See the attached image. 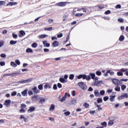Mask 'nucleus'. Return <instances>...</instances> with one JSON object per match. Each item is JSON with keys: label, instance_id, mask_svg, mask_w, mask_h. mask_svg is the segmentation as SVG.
<instances>
[{"label": "nucleus", "instance_id": "obj_19", "mask_svg": "<svg viewBox=\"0 0 128 128\" xmlns=\"http://www.w3.org/2000/svg\"><path fill=\"white\" fill-rule=\"evenodd\" d=\"M54 104H52L51 106H50V110H54Z\"/></svg>", "mask_w": 128, "mask_h": 128}, {"label": "nucleus", "instance_id": "obj_15", "mask_svg": "<svg viewBox=\"0 0 128 128\" xmlns=\"http://www.w3.org/2000/svg\"><path fill=\"white\" fill-rule=\"evenodd\" d=\"M46 102V98H40V100L39 101V104H44V102Z\"/></svg>", "mask_w": 128, "mask_h": 128}, {"label": "nucleus", "instance_id": "obj_44", "mask_svg": "<svg viewBox=\"0 0 128 128\" xmlns=\"http://www.w3.org/2000/svg\"><path fill=\"white\" fill-rule=\"evenodd\" d=\"M27 82H30L32 81V78H28V79L26 80Z\"/></svg>", "mask_w": 128, "mask_h": 128}, {"label": "nucleus", "instance_id": "obj_11", "mask_svg": "<svg viewBox=\"0 0 128 128\" xmlns=\"http://www.w3.org/2000/svg\"><path fill=\"white\" fill-rule=\"evenodd\" d=\"M34 110H36V108L32 106L30 108L28 112H34Z\"/></svg>", "mask_w": 128, "mask_h": 128}, {"label": "nucleus", "instance_id": "obj_29", "mask_svg": "<svg viewBox=\"0 0 128 128\" xmlns=\"http://www.w3.org/2000/svg\"><path fill=\"white\" fill-rule=\"evenodd\" d=\"M32 50L30 48H28L26 50V52H32Z\"/></svg>", "mask_w": 128, "mask_h": 128}, {"label": "nucleus", "instance_id": "obj_35", "mask_svg": "<svg viewBox=\"0 0 128 128\" xmlns=\"http://www.w3.org/2000/svg\"><path fill=\"white\" fill-rule=\"evenodd\" d=\"M28 94L29 96H32V94H34V92H32V90H29L28 91Z\"/></svg>", "mask_w": 128, "mask_h": 128}, {"label": "nucleus", "instance_id": "obj_42", "mask_svg": "<svg viewBox=\"0 0 128 128\" xmlns=\"http://www.w3.org/2000/svg\"><path fill=\"white\" fill-rule=\"evenodd\" d=\"M15 62L16 64H18V66H20V60H16Z\"/></svg>", "mask_w": 128, "mask_h": 128}, {"label": "nucleus", "instance_id": "obj_8", "mask_svg": "<svg viewBox=\"0 0 128 128\" xmlns=\"http://www.w3.org/2000/svg\"><path fill=\"white\" fill-rule=\"evenodd\" d=\"M59 44H60V42H58L56 40L54 41L52 44V46L53 48L58 46Z\"/></svg>", "mask_w": 128, "mask_h": 128}, {"label": "nucleus", "instance_id": "obj_36", "mask_svg": "<svg viewBox=\"0 0 128 128\" xmlns=\"http://www.w3.org/2000/svg\"><path fill=\"white\" fill-rule=\"evenodd\" d=\"M117 76H124V74L122 72H117Z\"/></svg>", "mask_w": 128, "mask_h": 128}, {"label": "nucleus", "instance_id": "obj_30", "mask_svg": "<svg viewBox=\"0 0 128 128\" xmlns=\"http://www.w3.org/2000/svg\"><path fill=\"white\" fill-rule=\"evenodd\" d=\"M109 72H110V70H108L106 73L104 74V76H108Z\"/></svg>", "mask_w": 128, "mask_h": 128}, {"label": "nucleus", "instance_id": "obj_58", "mask_svg": "<svg viewBox=\"0 0 128 128\" xmlns=\"http://www.w3.org/2000/svg\"><path fill=\"white\" fill-rule=\"evenodd\" d=\"M105 14H110V10H108L107 11L105 12Z\"/></svg>", "mask_w": 128, "mask_h": 128}, {"label": "nucleus", "instance_id": "obj_39", "mask_svg": "<svg viewBox=\"0 0 128 128\" xmlns=\"http://www.w3.org/2000/svg\"><path fill=\"white\" fill-rule=\"evenodd\" d=\"M38 88L40 90H44V87L42 86V85L40 84L38 86Z\"/></svg>", "mask_w": 128, "mask_h": 128}, {"label": "nucleus", "instance_id": "obj_3", "mask_svg": "<svg viewBox=\"0 0 128 128\" xmlns=\"http://www.w3.org/2000/svg\"><path fill=\"white\" fill-rule=\"evenodd\" d=\"M78 85L81 88L82 90H86V85L84 82H79L78 83Z\"/></svg>", "mask_w": 128, "mask_h": 128}, {"label": "nucleus", "instance_id": "obj_38", "mask_svg": "<svg viewBox=\"0 0 128 128\" xmlns=\"http://www.w3.org/2000/svg\"><path fill=\"white\" fill-rule=\"evenodd\" d=\"M20 108H21L23 109L26 108V104H21Z\"/></svg>", "mask_w": 128, "mask_h": 128}, {"label": "nucleus", "instance_id": "obj_34", "mask_svg": "<svg viewBox=\"0 0 128 128\" xmlns=\"http://www.w3.org/2000/svg\"><path fill=\"white\" fill-rule=\"evenodd\" d=\"M126 88V85H122L121 89H122V90H124Z\"/></svg>", "mask_w": 128, "mask_h": 128}, {"label": "nucleus", "instance_id": "obj_2", "mask_svg": "<svg viewBox=\"0 0 128 128\" xmlns=\"http://www.w3.org/2000/svg\"><path fill=\"white\" fill-rule=\"evenodd\" d=\"M108 120H110L108 122V126H112V124H114V121L116 120V117L110 116L109 117Z\"/></svg>", "mask_w": 128, "mask_h": 128}, {"label": "nucleus", "instance_id": "obj_47", "mask_svg": "<svg viewBox=\"0 0 128 128\" xmlns=\"http://www.w3.org/2000/svg\"><path fill=\"white\" fill-rule=\"evenodd\" d=\"M102 126H103L104 128L106 126V122H104L101 123Z\"/></svg>", "mask_w": 128, "mask_h": 128}, {"label": "nucleus", "instance_id": "obj_28", "mask_svg": "<svg viewBox=\"0 0 128 128\" xmlns=\"http://www.w3.org/2000/svg\"><path fill=\"white\" fill-rule=\"evenodd\" d=\"M84 15V13H78L75 14L76 16H82Z\"/></svg>", "mask_w": 128, "mask_h": 128}, {"label": "nucleus", "instance_id": "obj_56", "mask_svg": "<svg viewBox=\"0 0 128 128\" xmlns=\"http://www.w3.org/2000/svg\"><path fill=\"white\" fill-rule=\"evenodd\" d=\"M118 22H124V19L122 18H119L118 19Z\"/></svg>", "mask_w": 128, "mask_h": 128}, {"label": "nucleus", "instance_id": "obj_51", "mask_svg": "<svg viewBox=\"0 0 128 128\" xmlns=\"http://www.w3.org/2000/svg\"><path fill=\"white\" fill-rule=\"evenodd\" d=\"M103 18L104 20H110V17H106V16H104L103 17Z\"/></svg>", "mask_w": 128, "mask_h": 128}, {"label": "nucleus", "instance_id": "obj_53", "mask_svg": "<svg viewBox=\"0 0 128 128\" xmlns=\"http://www.w3.org/2000/svg\"><path fill=\"white\" fill-rule=\"evenodd\" d=\"M5 64H6V62H0V66H4Z\"/></svg>", "mask_w": 128, "mask_h": 128}, {"label": "nucleus", "instance_id": "obj_27", "mask_svg": "<svg viewBox=\"0 0 128 128\" xmlns=\"http://www.w3.org/2000/svg\"><path fill=\"white\" fill-rule=\"evenodd\" d=\"M69 78H70V80H74V74H70V76H69Z\"/></svg>", "mask_w": 128, "mask_h": 128}, {"label": "nucleus", "instance_id": "obj_57", "mask_svg": "<svg viewBox=\"0 0 128 128\" xmlns=\"http://www.w3.org/2000/svg\"><path fill=\"white\" fill-rule=\"evenodd\" d=\"M53 89L56 90H58V86H56V84H54V86H53Z\"/></svg>", "mask_w": 128, "mask_h": 128}, {"label": "nucleus", "instance_id": "obj_23", "mask_svg": "<svg viewBox=\"0 0 128 128\" xmlns=\"http://www.w3.org/2000/svg\"><path fill=\"white\" fill-rule=\"evenodd\" d=\"M76 104V100H72L70 102V104Z\"/></svg>", "mask_w": 128, "mask_h": 128}, {"label": "nucleus", "instance_id": "obj_64", "mask_svg": "<svg viewBox=\"0 0 128 128\" xmlns=\"http://www.w3.org/2000/svg\"><path fill=\"white\" fill-rule=\"evenodd\" d=\"M111 76H114V72H111L110 70V72H109Z\"/></svg>", "mask_w": 128, "mask_h": 128}, {"label": "nucleus", "instance_id": "obj_6", "mask_svg": "<svg viewBox=\"0 0 128 128\" xmlns=\"http://www.w3.org/2000/svg\"><path fill=\"white\" fill-rule=\"evenodd\" d=\"M128 98V94H123L122 95H121L120 96H119L118 97V100H122L123 98Z\"/></svg>", "mask_w": 128, "mask_h": 128}, {"label": "nucleus", "instance_id": "obj_61", "mask_svg": "<svg viewBox=\"0 0 128 128\" xmlns=\"http://www.w3.org/2000/svg\"><path fill=\"white\" fill-rule=\"evenodd\" d=\"M62 33H60V34H58V36H57V38H62Z\"/></svg>", "mask_w": 128, "mask_h": 128}, {"label": "nucleus", "instance_id": "obj_50", "mask_svg": "<svg viewBox=\"0 0 128 128\" xmlns=\"http://www.w3.org/2000/svg\"><path fill=\"white\" fill-rule=\"evenodd\" d=\"M4 4H6V2L0 1V6H4Z\"/></svg>", "mask_w": 128, "mask_h": 128}, {"label": "nucleus", "instance_id": "obj_24", "mask_svg": "<svg viewBox=\"0 0 128 128\" xmlns=\"http://www.w3.org/2000/svg\"><path fill=\"white\" fill-rule=\"evenodd\" d=\"M32 48H36L38 46V43H36V42L33 43L32 44Z\"/></svg>", "mask_w": 128, "mask_h": 128}, {"label": "nucleus", "instance_id": "obj_14", "mask_svg": "<svg viewBox=\"0 0 128 128\" xmlns=\"http://www.w3.org/2000/svg\"><path fill=\"white\" fill-rule=\"evenodd\" d=\"M22 94L23 96H26L28 94V90H24L22 92Z\"/></svg>", "mask_w": 128, "mask_h": 128}, {"label": "nucleus", "instance_id": "obj_10", "mask_svg": "<svg viewBox=\"0 0 128 128\" xmlns=\"http://www.w3.org/2000/svg\"><path fill=\"white\" fill-rule=\"evenodd\" d=\"M16 4H18L17 2H10L6 5V6H16Z\"/></svg>", "mask_w": 128, "mask_h": 128}, {"label": "nucleus", "instance_id": "obj_52", "mask_svg": "<svg viewBox=\"0 0 128 128\" xmlns=\"http://www.w3.org/2000/svg\"><path fill=\"white\" fill-rule=\"evenodd\" d=\"M104 90H102L101 91H100V94H101V96H104Z\"/></svg>", "mask_w": 128, "mask_h": 128}, {"label": "nucleus", "instance_id": "obj_40", "mask_svg": "<svg viewBox=\"0 0 128 128\" xmlns=\"http://www.w3.org/2000/svg\"><path fill=\"white\" fill-rule=\"evenodd\" d=\"M64 114L66 116H70V112L69 111L65 112Z\"/></svg>", "mask_w": 128, "mask_h": 128}, {"label": "nucleus", "instance_id": "obj_4", "mask_svg": "<svg viewBox=\"0 0 128 128\" xmlns=\"http://www.w3.org/2000/svg\"><path fill=\"white\" fill-rule=\"evenodd\" d=\"M112 83L115 84V86H118V84H122L120 81L118 79L114 78L112 80Z\"/></svg>", "mask_w": 128, "mask_h": 128}, {"label": "nucleus", "instance_id": "obj_13", "mask_svg": "<svg viewBox=\"0 0 128 128\" xmlns=\"http://www.w3.org/2000/svg\"><path fill=\"white\" fill-rule=\"evenodd\" d=\"M95 96H100V94L98 92V90H95L94 92Z\"/></svg>", "mask_w": 128, "mask_h": 128}, {"label": "nucleus", "instance_id": "obj_59", "mask_svg": "<svg viewBox=\"0 0 128 128\" xmlns=\"http://www.w3.org/2000/svg\"><path fill=\"white\" fill-rule=\"evenodd\" d=\"M20 112H26V110L21 108V109L20 110Z\"/></svg>", "mask_w": 128, "mask_h": 128}, {"label": "nucleus", "instance_id": "obj_55", "mask_svg": "<svg viewBox=\"0 0 128 128\" xmlns=\"http://www.w3.org/2000/svg\"><path fill=\"white\" fill-rule=\"evenodd\" d=\"M58 87L59 88H62V85L60 84V83H58Z\"/></svg>", "mask_w": 128, "mask_h": 128}, {"label": "nucleus", "instance_id": "obj_43", "mask_svg": "<svg viewBox=\"0 0 128 128\" xmlns=\"http://www.w3.org/2000/svg\"><path fill=\"white\" fill-rule=\"evenodd\" d=\"M100 82L98 81H95V82L94 83V86H98V85L100 84Z\"/></svg>", "mask_w": 128, "mask_h": 128}, {"label": "nucleus", "instance_id": "obj_9", "mask_svg": "<svg viewBox=\"0 0 128 128\" xmlns=\"http://www.w3.org/2000/svg\"><path fill=\"white\" fill-rule=\"evenodd\" d=\"M10 102H12V101L10 100H6L4 102V105L6 106H9L10 104Z\"/></svg>", "mask_w": 128, "mask_h": 128}, {"label": "nucleus", "instance_id": "obj_60", "mask_svg": "<svg viewBox=\"0 0 128 128\" xmlns=\"http://www.w3.org/2000/svg\"><path fill=\"white\" fill-rule=\"evenodd\" d=\"M89 112L90 114H94V113H96V110H90Z\"/></svg>", "mask_w": 128, "mask_h": 128}, {"label": "nucleus", "instance_id": "obj_16", "mask_svg": "<svg viewBox=\"0 0 128 128\" xmlns=\"http://www.w3.org/2000/svg\"><path fill=\"white\" fill-rule=\"evenodd\" d=\"M98 8L99 10H103V8H104V6L102 4H100L98 6Z\"/></svg>", "mask_w": 128, "mask_h": 128}, {"label": "nucleus", "instance_id": "obj_17", "mask_svg": "<svg viewBox=\"0 0 128 128\" xmlns=\"http://www.w3.org/2000/svg\"><path fill=\"white\" fill-rule=\"evenodd\" d=\"M18 42V41H14V40H11L10 42V44H12V46L14 44H16Z\"/></svg>", "mask_w": 128, "mask_h": 128}, {"label": "nucleus", "instance_id": "obj_49", "mask_svg": "<svg viewBox=\"0 0 128 128\" xmlns=\"http://www.w3.org/2000/svg\"><path fill=\"white\" fill-rule=\"evenodd\" d=\"M12 36H13L14 38H18V34H16L14 33L12 34Z\"/></svg>", "mask_w": 128, "mask_h": 128}, {"label": "nucleus", "instance_id": "obj_33", "mask_svg": "<svg viewBox=\"0 0 128 128\" xmlns=\"http://www.w3.org/2000/svg\"><path fill=\"white\" fill-rule=\"evenodd\" d=\"M44 30H52V27H49L48 28H44Z\"/></svg>", "mask_w": 128, "mask_h": 128}, {"label": "nucleus", "instance_id": "obj_1", "mask_svg": "<svg viewBox=\"0 0 128 128\" xmlns=\"http://www.w3.org/2000/svg\"><path fill=\"white\" fill-rule=\"evenodd\" d=\"M91 76V78H90ZM78 79L80 80V78H82V80H90L91 78L92 80H94V78H96V74L94 73H90L89 75L86 76V74H80L78 76Z\"/></svg>", "mask_w": 128, "mask_h": 128}, {"label": "nucleus", "instance_id": "obj_26", "mask_svg": "<svg viewBox=\"0 0 128 128\" xmlns=\"http://www.w3.org/2000/svg\"><path fill=\"white\" fill-rule=\"evenodd\" d=\"M114 90L116 92H120V88L118 86H117L115 88Z\"/></svg>", "mask_w": 128, "mask_h": 128}, {"label": "nucleus", "instance_id": "obj_7", "mask_svg": "<svg viewBox=\"0 0 128 128\" xmlns=\"http://www.w3.org/2000/svg\"><path fill=\"white\" fill-rule=\"evenodd\" d=\"M32 90L33 91L34 94H40V90L38 89L36 86H34V88H32Z\"/></svg>", "mask_w": 128, "mask_h": 128}, {"label": "nucleus", "instance_id": "obj_63", "mask_svg": "<svg viewBox=\"0 0 128 128\" xmlns=\"http://www.w3.org/2000/svg\"><path fill=\"white\" fill-rule=\"evenodd\" d=\"M122 8V6H120V4H117L116 6V8Z\"/></svg>", "mask_w": 128, "mask_h": 128}, {"label": "nucleus", "instance_id": "obj_12", "mask_svg": "<svg viewBox=\"0 0 128 128\" xmlns=\"http://www.w3.org/2000/svg\"><path fill=\"white\" fill-rule=\"evenodd\" d=\"M85 8L86 9V14H90V12H92V8H90L85 6Z\"/></svg>", "mask_w": 128, "mask_h": 128}, {"label": "nucleus", "instance_id": "obj_41", "mask_svg": "<svg viewBox=\"0 0 128 128\" xmlns=\"http://www.w3.org/2000/svg\"><path fill=\"white\" fill-rule=\"evenodd\" d=\"M18 73H12L10 74V76H18Z\"/></svg>", "mask_w": 128, "mask_h": 128}, {"label": "nucleus", "instance_id": "obj_20", "mask_svg": "<svg viewBox=\"0 0 128 128\" xmlns=\"http://www.w3.org/2000/svg\"><path fill=\"white\" fill-rule=\"evenodd\" d=\"M124 40V35L120 36L119 38L120 42H122Z\"/></svg>", "mask_w": 128, "mask_h": 128}, {"label": "nucleus", "instance_id": "obj_62", "mask_svg": "<svg viewBox=\"0 0 128 128\" xmlns=\"http://www.w3.org/2000/svg\"><path fill=\"white\" fill-rule=\"evenodd\" d=\"M0 56L2 58H6V55L5 54H0Z\"/></svg>", "mask_w": 128, "mask_h": 128}, {"label": "nucleus", "instance_id": "obj_54", "mask_svg": "<svg viewBox=\"0 0 128 128\" xmlns=\"http://www.w3.org/2000/svg\"><path fill=\"white\" fill-rule=\"evenodd\" d=\"M52 22H54V20L52 19L49 18L48 20V22L50 24H52Z\"/></svg>", "mask_w": 128, "mask_h": 128}, {"label": "nucleus", "instance_id": "obj_22", "mask_svg": "<svg viewBox=\"0 0 128 128\" xmlns=\"http://www.w3.org/2000/svg\"><path fill=\"white\" fill-rule=\"evenodd\" d=\"M59 80L60 82H62V83H64L65 82H66V80H64V78H60L59 79Z\"/></svg>", "mask_w": 128, "mask_h": 128}, {"label": "nucleus", "instance_id": "obj_18", "mask_svg": "<svg viewBox=\"0 0 128 128\" xmlns=\"http://www.w3.org/2000/svg\"><path fill=\"white\" fill-rule=\"evenodd\" d=\"M84 108H90V104L85 102L84 104Z\"/></svg>", "mask_w": 128, "mask_h": 128}, {"label": "nucleus", "instance_id": "obj_25", "mask_svg": "<svg viewBox=\"0 0 128 128\" xmlns=\"http://www.w3.org/2000/svg\"><path fill=\"white\" fill-rule=\"evenodd\" d=\"M46 36H47L46 34H43L40 35V36H39V38H46Z\"/></svg>", "mask_w": 128, "mask_h": 128}, {"label": "nucleus", "instance_id": "obj_46", "mask_svg": "<svg viewBox=\"0 0 128 128\" xmlns=\"http://www.w3.org/2000/svg\"><path fill=\"white\" fill-rule=\"evenodd\" d=\"M11 96H16V92L14 91V92H12L11 94Z\"/></svg>", "mask_w": 128, "mask_h": 128}, {"label": "nucleus", "instance_id": "obj_21", "mask_svg": "<svg viewBox=\"0 0 128 128\" xmlns=\"http://www.w3.org/2000/svg\"><path fill=\"white\" fill-rule=\"evenodd\" d=\"M10 66H13L14 68H16V66H18L16 63H14V62H10Z\"/></svg>", "mask_w": 128, "mask_h": 128}, {"label": "nucleus", "instance_id": "obj_45", "mask_svg": "<svg viewBox=\"0 0 128 128\" xmlns=\"http://www.w3.org/2000/svg\"><path fill=\"white\" fill-rule=\"evenodd\" d=\"M20 34H22V36H24V34H26V32L24 30H20Z\"/></svg>", "mask_w": 128, "mask_h": 128}, {"label": "nucleus", "instance_id": "obj_37", "mask_svg": "<svg viewBox=\"0 0 128 128\" xmlns=\"http://www.w3.org/2000/svg\"><path fill=\"white\" fill-rule=\"evenodd\" d=\"M66 100V96H64V97H62V98H61V100H60V102H64V100Z\"/></svg>", "mask_w": 128, "mask_h": 128}, {"label": "nucleus", "instance_id": "obj_32", "mask_svg": "<svg viewBox=\"0 0 128 128\" xmlns=\"http://www.w3.org/2000/svg\"><path fill=\"white\" fill-rule=\"evenodd\" d=\"M96 76H102V72L98 70L96 72Z\"/></svg>", "mask_w": 128, "mask_h": 128}, {"label": "nucleus", "instance_id": "obj_5", "mask_svg": "<svg viewBox=\"0 0 128 128\" xmlns=\"http://www.w3.org/2000/svg\"><path fill=\"white\" fill-rule=\"evenodd\" d=\"M68 4H70V2H60L57 3L56 4V6H66Z\"/></svg>", "mask_w": 128, "mask_h": 128}, {"label": "nucleus", "instance_id": "obj_31", "mask_svg": "<svg viewBox=\"0 0 128 128\" xmlns=\"http://www.w3.org/2000/svg\"><path fill=\"white\" fill-rule=\"evenodd\" d=\"M97 102H98V104H100V102H102V98H98L97 100Z\"/></svg>", "mask_w": 128, "mask_h": 128}, {"label": "nucleus", "instance_id": "obj_48", "mask_svg": "<svg viewBox=\"0 0 128 128\" xmlns=\"http://www.w3.org/2000/svg\"><path fill=\"white\" fill-rule=\"evenodd\" d=\"M108 98H109L108 96H104V102H106L107 100H108Z\"/></svg>", "mask_w": 128, "mask_h": 128}]
</instances>
